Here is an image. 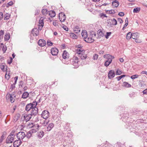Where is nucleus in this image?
Segmentation results:
<instances>
[{
  "instance_id": "obj_1",
  "label": "nucleus",
  "mask_w": 147,
  "mask_h": 147,
  "mask_svg": "<svg viewBox=\"0 0 147 147\" xmlns=\"http://www.w3.org/2000/svg\"><path fill=\"white\" fill-rule=\"evenodd\" d=\"M28 126L29 127L31 128L32 129L30 130L31 132L33 133H36L39 129V128L40 126L37 124H34L33 123H30L28 124Z\"/></svg>"
},
{
  "instance_id": "obj_2",
  "label": "nucleus",
  "mask_w": 147,
  "mask_h": 147,
  "mask_svg": "<svg viewBox=\"0 0 147 147\" xmlns=\"http://www.w3.org/2000/svg\"><path fill=\"white\" fill-rule=\"evenodd\" d=\"M16 134L17 138L20 140H23L26 137V134L23 131H20Z\"/></svg>"
},
{
  "instance_id": "obj_3",
  "label": "nucleus",
  "mask_w": 147,
  "mask_h": 147,
  "mask_svg": "<svg viewBox=\"0 0 147 147\" xmlns=\"http://www.w3.org/2000/svg\"><path fill=\"white\" fill-rule=\"evenodd\" d=\"M49 113L48 111L44 110L41 114V116L44 119H47L49 117Z\"/></svg>"
},
{
  "instance_id": "obj_4",
  "label": "nucleus",
  "mask_w": 147,
  "mask_h": 147,
  "mask_svg": "<svg viewBox=\"0 0 147 147\" xmlns=\"http://www.w3.org/2000/svg\"><path fill=\"white\" fill-rule=\"evenodd\" d=\"M38 111V109L37 108H34V109H33L31 111L30 115H29V116H32V117H35L37 115Z\"/></svg>"
},
{
  "instance_id": "obj_5",
  "label": "nucleus",
  "mask_w": 147,
  "mask_h": 147,
  "mask_svg": "<svg viewBox=\"0 0 147 147\" xmlns=\"http://www.w3.org/2000/svg\"><path fill=\"white\" fill-rule=\"evenodd\" d=\"M59 51L56 47H53L51 49V53L52 55L53 56L57 55Z\"/></svg>"
},
{
  "instance_id": "obj_6",
  "label": "nucleus",
  "mask_w": 147,
  "mask_h": 147,
  "mask_svg": "<svg viewBox=\"0 0 147 147\" xmlns=\"http://www.w3.org/2000/svg\"><path fill=\"white\" fill-rule=\"evenodd\" d=\"M65 16L63 13H60L59 15V19L61 22H64L65 20Z\"/></svg>"
},
{
  "instance_id": "obj_7",
  "label": "nucleus",
  "mask_w": 147,
  "mask_h": 147,
  "mask_svg": "<svg viewBox=\"0 0 147 147\" xmlns=\"http://www.w3.org/2000/svg\"><path fill=\"white\" fill-rule=\"evenodd\" d=\"M14 137L11 136L9 135L7 137L6 139V143H12L13 142L14 140Z\"/></svg>"
},
{
  "instance_id": "obj_8",
  "label": "nucleus",
  "mask_w": 147,
  "mask_h": 147,
  "mask_svg": "<svg viewBox=\"0 0 147 147\" xmlns=\"http://www.w3.org/2000/svg\"><path fill=\"white\" fill-rule=\"evenodd\" d=\"M115 74L114 71L111 70L109 71L108 76L109 79H111L115 77Z\"/></svg>"
},
{
  "instance_id": "obj_9",
  "label": "nucleus",
  "mask_w": 147,
  "mask_h": 147,
  "mask_svg": "<svg viewBox=\"0 0 147 147\" xmlns=\"http://www.w3.org/2000/svg\"><path fill=\"white\" fill-rule=\"evenodd\" d=\"M22 141L20 140H16L13 142L14 147H18L22 144Z\"/></svg>"
},
{
  "instance_id": "obj_10",
  "label": "nucleus",
  "mask_w": 147,
  "mask_h": 147,
  "mask_svg": "<svg viewBox=\"0 0 147 147\" xmlns=\"http://www.w3.org/2000/svg\"><path fill=\"white\" fill-rule=\"evenodd\" d=\"M31 34L33 36H36L39 34V31L36 28H34L32 29Z\"/></svg>"
},
{
  "instance_id": "obj_11",
  "label": "nucleus",
  "mask_w": 147,
  "mask_h": 147,
  "mask_svg": "<svg viewBox=\"0 0 147 147\" xmlns=\"http://www.w3.org/2000/svg\"><path fill=\"white\" fill-rule=\"evenodd\" d=\"M38 44L40 46L43 47L46 45V41L44 39H40L39 40Z\"/></svg>"
},
{
  "instance_id": "obj_12",
  "label": "nucleus",
  "mask_w": 147,
  "mask_h": 147,
  "mask_svg": "<svg viewBox=\"0 0 147 147\" xmlns=\"http://www.w3.org/2000/svg\"><path fill=\"white\" fill-rule=\"evenodd\" d=\"M84 40L86 42L91 43L93 42L94 41V40L92 38V37L88 36V37H86L85 39H84Z\"/></svg>"
},
{
  "instance_id": "obj_13",
  "label": "nucleus",
  "mask_w": 147,
  "mask_h": 147,
  "mask_svg": "<svg viewBox=\"0 0 147 147\" xmlns=\"http://www.w3.org/2000/svg\"><path fill=\"white\" fill-rule=\"evenodd\" d=\"M119 4V2L117 1V0H114L112 2V5L113 8H114L115 7L116 8L117 7Z\"/></svg>"
},
{
  "instance_id": "obj_14",
  "label": "nucleus",
  "mask_w": 147,
  "mask_h": 147,
  "mask_svg": "<svg viewBox=\"0 0 147 147\" xmlns=\"http://www.w3.org/2000/svg\"><path fill=\"white\" fill-rule=\"evenodd\" d=\"M111 21L110 22V25L112 26L113 25H116L117 24V22L115 18H113L112 19H110L109 22Z\"/></svg>"
},
{
  "instance_id": "obj_15",
  "label": "nucleus",
  "mask_w": 147,
  "mask_h": 147,
  "mask_svg": "<svg viewBox=\"0 0 147 147\" xmlns=\"http://www.w3.org/2000/svg\"><path fill=\"white\" fill-rule=\"evenodd\" d=\"M69 54L66 51H64L62 54L63 58L65 59L69 58Z\"/></svg>"
},
{
  "instance_id": "obj_16",
  "label": "nucleus",
  "mask_w": 147,
  "mask_h": 147,
  "mask_svg": "<svg viewBox=\"0 0 147 147\" xmlns=\"http://www.w3.org/2000/svg\"><path fill=\"white\" fill-rule=\"evenodd\" d=\"M6 69L5 70V71H6V73L5 74V78L6 79L8 80L9 79V77H10V74H11L10 71V70H9V72H8V74H7V72H8V69H7V66H6Z\"/></svg>"
},
{
  "instance_id": "obj_17",
  "label": "nucleus",
  "mask_w": 147,
  "mask_h": 147,
  "mask_svg": "<svg viewBox=\"0 0 147 147\" xmlns=\"http://www.w3.org/2000/svg\"><path fill=\"white\" fill-rule=\"evenodd\" d=\"M54 126V125L53 123H50L49 124L48 126L47 127L46 129L47 131H50L51 130L52 128H53Z\"/></svg>"
},
{
  "instance_id": "obj_18",
  "label": "nucleus",
  "mask_w": 147,
  "mask_h": 147,
  "mask_svg": "<svg viewBox=\"0 0 147 147\" xmlns=\"http://www.w3.org/2000/svg\"><path fill=\"white\" fill-rule=\"evenodd\" d=\"M78 56L81 60L85 59L87 57V55L84 53L78 55Z\"/></svg>"
},
{
  "instance_id": "obj_19",
  "label": "nucleus",
  "mask_w": 147,
  "mask_h": 147,
  "mask_svg": "<svg viewBox=\"0 0 147 147\" xmlns=\"http://www.w3.org/2000/svg\"><path fill=\"white\" fill-rule=\"evenodd\" d=\"M81 35L82 37L85 39L88 37V34L87 32L85 30H83L81 33Z\"/></svg>"
},
{
  "instance_id": "obj_20",
  "label": "nucleus",
  "mask_w": 147,
  "mask_h": 147,
  "mask_svg": "<svg viewBox=\"0 0 147 147\" xmlns=\"http://www.w3.org/2000/svg\"><path fill=\"white\" fill-rule=\"evenodd\" d=\"M76 53L78 55L82 53H84L85 52L84 50L82 48L78 49L76 50Z\"/></svg>"
},
{
  "instance_id": "obj_21",
  "label": "nucleus",
  "mask_w": 147,
  "mask_h": 147,
  "mask_svg": "<svg viewBox=\"0 0 147 147\" xmlns=\"http://www.w3.org/2000/svg\"><path fill=\"white\" fill-rule=\"evenodd\" d=\"M7 97L8 98V99H10V101L12 103H13L15 101V99L14 98H13L14 97L12 96V95H11V94H9L8 95L7 94Z\"/></svg>"
},
{
  "instance_id": "obj_22",
  "label": "nucleus",
  "mask_w": 147,
  "mask_h": 147,
  "mask_svg": "<svg viewBox=\"0 0 147 147\" xmlns=\"http://www.w3.org/2000/svg\"><path fill=\"white\" fill-rule=\"evenodd\" d=\"M37 135L39 138H42L44 135V132L42 130H40L37 133Z\"/></svg>"
},
{
  "instance_id": "obj_23",
  "label": "nucleus",
  "mask_w": 147,
  "mask_h": 147,
  "mask_svg": "<svg viewBox=\"0 0 147 147\" xmlns=\"http://www.w3.org/2000/svg\"><path fill=\"white\" fill-rule=\"evenodd\" d=\"M139 37V34L137 32L132 33V38L133 39H136Z\"/></svg>"
},
{
  "instance_id": "obj_24",
  "label": "nucleus",
  "mask_w": 147,
  "mask_h": 147,
  "mask_svg": "<svg viewBox=\"0 0 147 147\" xmlns=\"http://www.w3.org/2000/svg\"><path fill=\"white\" fill-rule=\"evenodd\" d=\"M29 95V93L27 92H25L23 94L22 98L24 99L26 98Z\"/></svg>"
},
{
  "instance_id": "obj_25",
  "label": "nucleus",
  "mask_w": 147,
  "mask_h": 147,
  "mask_svg": "<svg viewBox=\"0 0 147 147\" xmlns=\"http://www.w3.org/2000/svg\"><path fill=\"white\" fill-rule=\"evenodd\" d=\"M10 34L8 32H6L5 35L4 40L5 41H8L9 39Z\"/></svg>"
},
{
  "instance_id": "obj_26",
  "label": "nucleus",
  "mask_w": 147,
  "mask_h": 147,
  "mask_svg": "<svg viewBox=\"0 0 147 147\" xmlns=\"http://www.w3.org/2000/svg\"><path fill=\"white\" fill-rule=\"evenodd\" d=\"M30 115V114H29L28 115H27L26 116H25V115H24V117L26 121H28L31 119L32 116H29V115Z\"/></svg>"
},
{
  "instance_id": "obj_27",
  "label": "nucleus",
  "mask_w": 147,
  "mask_h": 147,
  "mask_svg": "<svg viewBox=\"0 0 147 147\" xmlns=\"http://www.w3.org/2000/svg\"><path fill=\"white\" fill-rule=\"evenodd\" d=\"M123 86L124 87L129 88L131 87V85L128 83L126 82H123Z\"/></svg>"
},
{
  "instance_id": "obj_28",
  "label": "nucleus",
  "mask_w": 147,
  "mask_h": 147,
  "mask_svg": "<svg viewBox=\"0 0 147 147\" xmlns=\"http://www.w3.org/2000/svg\"><path fill=\"white\" fill-rule=\"evenodd\" d=\"M74 32L76 33H78L80 32V28L77 26H75L74 29Z\"/></svg>"
},
{
  "instance_id": "obj_29",
  "label": "nucleus",
  "mask_w": 147,
  "mask_h": 147,
  "mask_svg": "<svg viewBox=\"0 0 147 147\" xmlns=\"http://www.w3.org/2000/svg\"><path fill=\"white\" fill-rule=\"evenodd\" d=\"M33 133L31 132V131L30 130L27 132L26 134V136L28 139L30 138L32 136V134Z\"/></svg>"
},
{
  "instance_id": "obj_30",
  "label": "nucleus",
  "mask_w": 147,
  "mask_h": 147,
  "mask_svg": "<svg viewBox=\"0 0 147 147\" xmlns=\"http://www.w3.org/2000/svg\"><path fill=\"white\" fill-rule=\"evenodd\" d=\"M124 118L127 119L129 117V115L128 113L127 112H125L123 114V115L122 116Z\"/></svg>"
},
{
  "instance_id": "obj_31",
  "label": "nucleus",
  "mask_w": 147,
  "mask_h": 147,
  "mask_svg": "<svg viewBox=\"0 0 147 147\" xmlns=\"http://www.w3.org/2000/svg\"><path fill=\"white\" fill-rule=\"evenodd\" d=\"M43 19L42 18H41L39 22V24H40V26H41L42 28L44 26V21L43 20Z\"/></svg>"
},
{
  "instance_id": "obj_32",
  "label": "nucleus",
  "mask_w": 147,
  "mask_h": 147,
  "mask_svg": "<svg viewBox=\"0 0 147 147\" xmlns=\"http://www.w3.org/2000/svg\"><path fill=\"white\" fill-rule=\"evenodd\" d=\"M97 34L98 36L103 37L104 36V33L100 30H99L97 31Z\"/></svg>"
},
{
  "instance_id": "obj_33",
  "label": "nucleus",
  "mask_w": 147,
  "mask_h": 147,
  "mask_svg": "<svg viewBox=\"0 0 147 147\" xmlns=\"http://www.w3.org/2000/svg\"><path fill=\"white\" fill-rule=\"evenodd\" d=\"M131 38H132V33L131 32H128L126 36V38L127 40H129Z\"/></svg>"
},
{
  "instance_id": "obj_34",
  "label": "nucleus",
  "mask_w": 147,
  "mask_h": 147,
  "mask_svg": "<svg viewBox=\"0 0 147 147\" xmlns=\"http://www.w3.org/2000/svg\"><path fill=\"white\" fill-rule=\"evenodd\" d=\"M70 37L73 39H76L78 36L75 34L73 33H71L70 34Z\"/></svg>"
},
{
  "instance_id": "obj_35",
  "label": "nucleus",
  "mask_w": 147,
  "mask_h": 147,
  "mask_svg": "<svg viewBox=\"0 0 147 147\" xmlns=\"http://www.w3.org/2000/svg\"><path fill=\"white\" fill-rule=\"evenodd\" d=\"M4 20H8L10 17V15L8 13H6V14H5L4 16Z\"/></svg>"
},
{
  "instance_id": "obj_36",
  "label": "nucleus",
  "mask_w": 147,
  "mask_h": 147,
  "mask_svg": "<svg viewBox=\"0 0 147 147\" xmlns=\"http://www.w3.org/2000/svg\"><path fill=\"white\" fill-rule=\"evenodd\" d=\"M49 14L50 15L51 17L53 18L55 17V13L54 11L52 10L50 11L49 13Z\"/></svg>"
},
{
  "instance_id": "obj_37",
  "label": "nucleus",
  "mask_w": 147,
  "mask_h": 147,
  "mask_svg": "<svg viewBox=\"0 0 147 147\" xmlns=\"http://www.w3.org/2000/svg\"><path fill=\"white\" fill-rule=\"evenodd\" d=\"M31 104L30 103L28 104L26 106L25 109V110L28 112L30 111V107Z\"/></svg>"
},
{
  "instance_id": "obj_38",
  "label": "nucleus",
  "mask_w": 147,
  "mask_h": 147,
  "mask_svg": "<svg viewBox=\"0 0 147 147\" xmlns=\"http://www.w3.org/2000/svg\"><path fill=\"white\" fill-rule=\"evenodd\" d=\"M30 104H31V105L33 106L34 108H37L36 107L37 105V102L36 101H34L32 103H30Z\"/></svg>"
},
{
  "instance_id": "obj_39",
  "label": "nucleus",
  "mask_w": 147,
  "mask_h": 147,
  "mask_svg": "<svg viewBox=\"0 0 147 147\" xmlns=\"http://www.w3.org/2000/svg\"><path fill=\"white\" fill-rule=\"evenodd\" d=\"M140 10V7H137L135 8H134L133 10V12L134 13H138Z\"/></svg>"
},
{
  "instance_id": "obj_40",
  "label": "nucleus",
  "mask_w": 147,
  "mask_h": 147,
  "mask_svg": "<svg viewBox=\"0 0 147 147\" xmlns=\"http://www.w3.org/2000/svg\"><path fill=\"white\" fill-rule=\"evenodd\" d=\"M20 115L19 114H16L15 115L13 119L15 121H17L20 117Z\"/></svg>"
},
{
  "instance_id": "obj_41",
  "label": "nucleus",
  "mask_w": 147,
  "mask_h": 147,
  "mask_svg": "<svg viewBox=\"0 0 147 147\" xmlns=\"http://www.w3.org/2000/svg\"><path fill=\"white\" fill-rule=\"evenodd\" d=\"M126 75H121L120 76H118L116 78L118 81H119L122 78L125 77Z\"/></svg>"
},
{
  "instance_id": "obj_42",
  "label": "nucleus",
  "mask_w": 147,
  "mask_h": 147,
  "mask_svg": "<svg viewBox=\"0 0 147 147\" xmlns=\"http://www.w3.org/2000/svg\"><path fill=\"white\" fill-rule=\"evenodd\" d=\"M15 131L14 130H13L11 131V132L10 133V135H9L11 136L14 137L15 138L16 136V134H15Z\"/></svg>"
},
{
  "instance_id": "obj_43",
  "label": "nucleus",
  "mask_w": 147,
  "mask_h": 147,
  "mask_svg": "<svg viewBox=\"0 0 147 147\" xmlns=\"http://www.w3.org/2000/svg\"><path fill=\"white\" fill-rule=\"evenodd\" d=\"M122 74V71L119 70V69H117L116 71V74L117 75H120Z\"/></svg>"
},
{
  "instance_id": "obj_44",
  "label": "nucleus",
  "mask_w": 147,
  "mask_h": 147,
  "mask_svg": "<svg viewBox=\"0 0 147 147\" xmlns=\"http://www.w3.org/2000/svg\"><path fill=\"white\" fill-rule=\"evenodd\" d=\"M0 67L1 69L3 71H6L5 70V66L3 65V63H2L1 64Z\"/></svg>"
},
{
  "instance_id": "obj_45",
  "label": "nucleus",
  "mask_w": 147,
  "mask_h": 147,
  "mask_svg": "<svg viewBox=\"0 0 147 147\" xmlns=\"http://www.w3.org/2000/svg\"><path fill=\"white\" fill-rule=\"evenodd\" d=\"M47 10L46 9H43L42 11V12L43 14L44 15H46V14L47 13Z\"/></svg>"
},
{
  "instance_id": "obj_46",
  "label": "nucleus",
  "mask_w": 147,
  "mask_h": 147,
  "mask_svg": "<svg viewBox=\"0 0 147 147\" xmlns=\"http://www.w3.org/2000/svg\"><path fill=\"white\" fill-rule=\"evenodd\" d=\"M45 119L46 120L44 122L42 123V125L44 126H46L48 124L49 122V120H47V119Z\"/></svg>"
},
{
  "instance_id": "obj_47",
  "label": "nucleus",
  "mask_w": 147,
  "mask_h": 147,
  "mask_svg": "<svg viewBox=\"0 0 147 147\" xmlns=\"http://www.w3.org/2000/svg\"><path fill=\"white\" fill-rule=\"evenodd\" d=\"M74 60V62L75 63H78L79 62V59L77 57H74L73 58Z\"/></svg>"
},
{
  "instance_id": "obj_48",
  "label": "nucleus",
  "mask_w": 147,
  "mask_h": 147,
  "mask_svg": "<svg viewBox=\"0 0 147 147\" xmlns=\"http://www.w3.org/2000/svg\"><path fill=\"white\" fill-rule=\"evenodd\" d=\"M47 45L48 46H51L53 45V43L50 40H48L47 41Z\"/></svg>"
},
{
  "instance_id": "obj_49",
  "label": "nucleus",
  "mask_w": 147,
  "mask_h": 147,
  "mask_svg": "<svg viewBox=\"0 0 147 147\" xmlns=\"http://www.w3.org/2000/svg\"><path fill=\"white\" fill-rule=\"evenodd\" d=\"M13 4L12 1H10L7 4L6 6L7 8L9 7V6H12L13 5Z\"/></svg>"
},
{
  "instance_id": "obj_50",
  "label": "nucleus",
  "mask_w": 147,
  "mask_h": 147,
  "mask_svg": "<svg viewBox=\"0 0 147 147\" xmlns=\"http://www.w3.org/2000/svg\"><path fill=\"white\" fill-rule=\"evenodd\" d=\"M139 75H135L132 76H131V78L132 79H134L136 78H138Z\"/></svg>"
},
{
  "instance_id": "obj_51",
  "label": "nucleus",
  "mask_w": 147,
  "mask_h": 147,
  "mask_svg": "<svg viewBox=\"0 0 147 147\" xmlns=\"http://www.w3.org/2000/svg\"><path fill=\"white\" fill-rule=\"evenodd\" d=\"M100 17V18H103L104 17L107 18V16H106V14H104L103 13H101L100 15H99Z\"/></svg>"
},
{
  "instance_id": "obj_52",
  "label": "nucleus",
  "mask_w": 147,
  "mask_h": 147,
  "mask_svg": "<svg viewBox=\"0 0 147 147\" xmlns=\"http://www.w3.org/2000/svg\"><path fill=\"white\" fill-rule=\"evenodd\" d=\"M10 59L9 60H8L7 61V63L9 64H11L12 62L13 58L11 57H10Z\"/></svg>"
},
{
  "instance_id": "obj_53",
  "label": "nucleus",
  "mask_w": 147,
  "mask_h": 147,
  "mask_svg": "<svg viewBox=\"0 0 147 147\" xmlns=\"http://www.w3.org/2000/svg\"><path fill=\"white\" fill-rule=\"evenodd\" d=\"M98 57V55L96 54H95L93 56V59L94 60H96L97 59Z\"/></svg>"
},
{
  "instance_id": "obj_54",
  "label": "nucleus",
  "mask_w": 147,
  "mask_h": 147,
  "mask_svg": "<svg viewBox=\"0 0 147 147\" xmlns=\"http://www.w3.org/2000/svg\"><path fill=\"white\" fill-rule=\"evenodd\" d=\"M111 32H107L106 33V34L105 35V38L107 39H108L109 38V37L111 35Z\"/></svg>"
},
{
  "instance_id": "obj_55",
  "label": "nucleus",
  "mask_w": 147,
  "mask_h": 147,
  "mask_svg": "<svg viewBox=\"0 0 147 147\" xmlns=\"http://www.w3.org/2000/svg\"><path fill=\"white\" fill-rule=\"evenodd\" d=\"M7 48L6 46L5 45L3 46L2 50L3 53H4L5 52V51L7 50Z\"/></svg>"
},
{
  "instance_id": "obj_56",
  "label": "nucleus",
  "mask_w": 147,
  "mask_h": 147,
  "mask_svg": "<svg viewBox=\"0 0 147 147\" xmlns=\"http://www.w3.org/2000/svg\"><path fill=\"white\" fill-rule=\"evenodd\" d=\"M63 26H62V27L64 30H65L66 31H68V28L66 26L64 25V24H63Z\"/></svg>"
},
{
  "instance_id": "obj_57",
  "label": "nucleus",
  "mask_w": 147,
  "mask_h": 147,
  "mask_svg": "<svg viewBox=\"0 0 147 147\" xmlns=\"http://www.w3.org/2000/svg\"><path fill=\"white\" fill-rule=\"evenodd\" d=\"M111 63L107 61H106L104 63V65L106 67H108Z\"/></svg>"
},
{
  "instance_id": "obj_58",
  "label": "nucleus",
  "mask_w": 147,
  "mask_h": 147,
  "mask_svg": "<svg viewBox=\"0 0 147 147\" xmlns=\"http://www.w3.org/2000/svg\"><path fill=\"white\" fill-rule=\"evenodd\" d=\"M107 57H109L112 60V59L114 58V56H113L111 55H107Z\"/></svg>"
},
{
  "instance_id": "obj_59",
  "label": "nucleus",
  "mask_w": 147,
  "mask_h": 147,
  "mask_svg": "<svg viewBox=\"0 0 147 147\" xmlns=\"http://www.w3.org/2000/svg\"><path fill=\"white\" fill-rule=\"evenodd\" d=\"M4 34V31L3 30H1L0 31V36L3 37Z\"/></svg>"
},
{
  "instance_id": "obj_60",
  "label": "nucleus",
  "mask_w": 147,
  "mask_h": 147,
  "mask_svg": "<svg viewBox=\"0 0 147 147\" xmlns=\"http://www.w3.org/2000/svg\"><path fill=\"white\" fill-rule=\"evenodd\" d=\"M18 78V76H16L14 78V80H15V82H14V83L13 84H16Z\"/></svg>"
},
{
  "instance_id": "obj_61",
  "label": "nucleus",
  "mask_w": 147,
  "mask_h": 147,
  "mask_svg": "<svg viewBox=\"0 0 147 147\" xmlns=\"http://www.w3.org/2000/svg\"><path fill=\"white\" fill-rule=\"evenodd\" d=\"M15 84H13L11 85L10 89H11V90L15 88Z\"/></svg>"
},
{
  "instance_id": "obj_62",
  "label": "nucleus",
  "mask_w": 147,
  "mask_h": 147,
  "mask_svg": "<svg viewBox=\"0 0 147 147\" xmlns=\"http://www.w3.org/2000/svg\"><path fill=\"white\" fill-rule=\"evenodd\" d=\"M118 15L120 16H123L124 15V13L123 12H120L119 13Z\"/></svg>"
},
{
  "instance_id": "obj_63",
  "label": "nucleus",
  "mask_w": 147,
  "mask_h": 147,
  "mask_svg": "<svg viewBox=\"0 0 147 147\" xmlns=\"http://www.w3.org/2000/svg\"><path fill=\"white\" fill-rule=\"evenodd\" d=\"M53 24L55 26H57L58 25V23L56 22V20L54 21Z\"/></svg>"
},
{
  "instance_id": "obj_64",
  "label": "nucleus",
  "mask_w": 147,
  "mask_h": 147,
  "mask_svg": "<svg viewBox=\"0 0 147 147\" xmlns=\"http://www.w3.org/2000/svg\"><path fill=\"white\" fill-rule=\"evenodd\" d=\"M142 92L143 93V94H147V89L144 90Z\"/></svg>"
}]
</instances>
